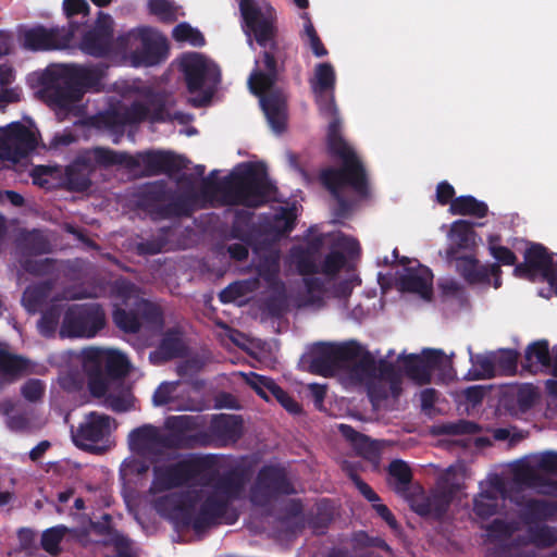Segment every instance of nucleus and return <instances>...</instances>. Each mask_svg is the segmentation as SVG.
<instances>
[{
  "instance_id": "obj_1",
  "label": "nucleus",
  "mask_w": 557,
  "mask_h": 557,
  "mask_svg": "<svg viewBox=\"0 0 557 557\" xmlns=\"http://www.w3.org/2000/svg\"><path fill=\"white\" fill-rule=\"evenodd\" d=\"M199 470L195 460L168 461L154 467V480L149 491V502L156 509L182 521L210 522L222 513L230 495L224 487L193 486L178 496L170 493L173 486L187 481Z\"/></svg>"
},
{
  "instance_id": "obj_2",
  "label": "nucleus",
  "mask_w": 557,
  "mask_h": 557,
  "mask_svg": "<svg viewBox=\"0 0 557 557\" xmlns=\"http://www.w3.org/2000/svg\"><path fill=\"white\" fill-rule=\"evenodd\" d=\"M240 13L243 29L247 41L252 47V37L264 48L262 59L248 78V86L255 95L260 96V103L274 133H281L286 125L285 99L278 91L272 90L275 79V63L270 53L275 33V13L264 0H242Z\"/></svg>"
},
{
  "instance_id": "obj_3",
  "label": "nucleus",
  "mask_w": 557,
  "mask_h": 557,
  "mask_svg": "<svg viewBox=\"0 0 557 557\" xmlns=\"http://www.w3.org/2000/svg\"><path fill=\"white\" fill-rule=\"evenodd\" d=\"M312 91L321 112L331 119L327 129L330 149L343 160V169H330L323 172L324 184L332 193L349 185L357 191H362L364 174L355 151L344 141L339 134V122L335 119L333 90L335 86V71L330 63H319L310 79Z\"/></svg>"
},
{
  "instance_id": "obj_4",
  "label": "nucleus",
  "mask_w": 557,
  "mask_h": 557,
  "mask_svg": "<svg viewBox=\"0 0 557 557\" xmlns=\"http://www.w3.org/2000/svg\"><path fill=\"white\" fill-rule=\"evenodd\" d=\"M104 76L102 70L53 64L44 73V84L54 90L60 108L77 112V103L86 90H98Z\"/></svg>"
},
{
  "instance_id": "obj_5",
  "label": "nucleus",
  "mask_w": 557,
  "mask_h": 557,
  "mask_svg": "<svg viewBox=\"0 0 557 557\" xmlns=\"http://www.w3.org/2000/svg\"><path fill=\"white\" fill-rule=\"evenodd\" d=\"M335 252L330 253L325 259L317 265L311 257L308 256L298 261V268L304 274H321L329 278L332 283L333 295L335 297H346L352 288L359 284L358 277L349 264L338 253L339 250L349 255L358 252V243L350 237L344 235L334 236Z\"/></svg>"
},
{
  "instance_id": "obj_6",
  "label": "nucleus",
  "mask_w": 557,
  "mask_h": 557,
  "mask_svg": "<svg viewBox=\"0 0 557 557\" xmlns=\"http://www.w3.org/2000/svg\"><path fill=\"white\" fill-rule=\"evenodd\" d=\"M272 193L273 187L262 169L250 164H240L231 175L226 201L257 207L265 202Z\"/></svg>"
},
{
  "instance_id": "obj_7",
  "label": "nucleus",
  "mask_w": 557,
  "mask_h": 557,
  "mask_svg": "<svg viewBox=\"0 0 557 557\" xmlns=\"http://www.w3.org/2000/svg\"><path fill=\"white\" fill-rule=\"evenodd\" d=\"M180 66L191 95L190 101L195 106H202L209 100L212 88L219 82V69L211 60L197 52L184 54Z\"/></svg>"
},
{
  "instance_id": "obj_8",
  "label": "nucleus",
  "mask_w": 557,
  "mask_h": 557,
  "mask_svg": "<svg viewBox=\"0 0 557 557\" xmlns=\"http://www.w3.org/2000/svg\"><path fill=\"white\" fill-rule=\"evenodd\" d=\"M470 478L468 468L463 463H456L443 473L438 490L428 499V508L421 513L441 516L450 503L461 502L465 481Z\"/></svg>"
},
{
  "instance_id": "obj_9",
  "label": "nucleus",
  "mask_w": 557,
  "mask_h": 557,
  "mask_svg": "<svg viewBox=\"0 0 557 557\" xmlns=\"http://www.w3.org/2000/svg\"><path fill=\"white\" fill-rule=\"evenodd\" d=\"M398 369L420 384L430 382L433 370L443 372V376H450V360L437 350H424L420 356H400L397 360Z\"/></svg>"
},
{
  "instance_id": "obj_10",
  "label": "nucleus",
  "mask_w": 557,
  "mask_h": 557,
  "mask_svg": "<svg viewBox=\"0 0 557 557\" xmlns=\"http://www.w3.org/2000/svg\"><path fill=\"white\" fill-rule=\"evenodd\" d=\"M479 242L480 237L470 223L462 220L454 222L448 233L447 259L455 262L457 270L463 271V264L475 268V258L472 250Z\"/></svg>"
},
{
  "instance_id": "obj_11",
  "label": "nucleus",
  "mask_w": 557,
  "mask_h": 557,
  "mask_svg": "<svg viewBox=\"0 0 557 557\" xmlns=\"http://www.w3.org/2000/svg\"><path fill=\"white\" fill-rule=\"evenodd\" d=\"M37 145V135L32 127L13 123L0 128V159L16 162L26 157Z\"/></svg>"
},
{
  "instance_id": "obj_12",
  "label": "nucleus",
  "mask_w": 557,
  "mask_h": 557,
  "mask_svg": "<svg viewBox=\"0 0 557 557\" xmlns=\"http://www.w3.org/2000/svg\"><path fill=\"white\" fill-rule=\"evenodd\" d=\"M103 325V313L96 307L73 306L67 309L60 334L63 337H91Z\"/></svg>"
},
{
  "instance_id": "obj_13",
  "label": "nucleus",
  "mask_w": 557,
  "mask_h": 557,
  "mask_svg": "<svg viewBox=\"0 0 557 557\" xmlns=\"http://www.w3.org/2000/svg\"><path fill=\"white\" fill-rule=\"evenodd\" d=\"M92 159L101 164H123L129 169L143 166L147 172L162 171L168 161L163 152H144L129 156L124 152H114L104 148H96L91 151Z\"/></svg>"
},
{
  "instance_id": "obj_14",
  "label": "nucleus",
  "mask_w": 557,
  "mask_h": 557,
  "mask_svg": "<svg viewBox=\"0 0 557 557\" xmlns=\"http://www.w3.org/2000/svg\"><path fill=\"white\" fill-rule=\"evenodd\" d=\"M519 277L542 275L557 294V255L548 256L540 245H531L524 255V264L515 269Z\"/></svg>"
},
{
  "instance_id": "obj_15",
  "label": "nucleus",
  "mask_w": 557,
  "mask_h": 557,
  "mask_svg": "<svg viewBox=\"0 0 557 557\" xmlns=\"http://www.w3.org/2000/svg\"><path fill=\"white\" fill-rule=\"evenodd\" d=\"M115 429L114 421L101 413L90 412L86 416L74 436L75 444L85 449H96Z\"/></svg>"
},
{
  "instance_id": "obj_16",
  "label": "nucleus",
  "mask_w": 557,
  "mask_h": 557,
  "mask_svg": "<svg viewBox=\"0 0 557 557\" xmlns=\"http://www.w3.org/2000/svg\"><path fill=\"white\" fill-rule=\"evenodd\" d=\"M23 46L30 50L69 49L73 47V33L66 28L36 27L22 36Z\"/></svg>"
},
{
  "instance_id": "obj_17",
  "label": "nucleus",
  "mask_w": 557,
  "mask_h": 557,
  "mask_svg": "<svg viewBox=\"0 0 557 557\" xmlns=\"http://www.w3.org/2000/svg\"><path fill=\"white\" fill-rule=\"evenodd\" d=\"M128 445L137 455L149 456L161 453L163 448L168 447V440L158 429L144 425L129 433Z\"/></svg>"
},
{
  "instance_id": "obj_18",
  "label": "nucleus",
  "mask_w": 557,
  "mask_h": 557,
  "mask_svg": "<svg viewBox=\"0 0 557 557\" xmlns=\"http://www.w3.org/2000/svg\"><path fill=\"white\" fill-rule=\"evenodd\" d=\"M411 263L412 265L405 269V273L400 276V288L429 300L433 293V275L429 268L417 261Z\"/></svg>"
},
{
  "instance_id": "obj_19",
  "label": "nucleus",
  "mask_w": 557,
  "mask_h": 557,
  "mask_svg": "<svg viewBox=\"0 0 557 557\" xmlns=\"http://www.w3.org/2000/svg\"><path fill=\"white\" fill-rule=\"evenodd\" d=\"M338 355L337 348L333 345L320 344L302 358L301 364L312 373L329 376L335 369Z\"/></svg>"
},
{
  "instance_id": "obj_20",
  "label": "nucleus",
  "mask_w": 557,
  "mask_h": 557,
  "mask_svg": "<svg viewBox=\"0 0 557 557\" xmlns=\"http://www.w3.org/2000/svg\"><path fill=\"white\" fill-rule=\"evenodd\" d=\"M113 21L110 15L100 13L95 28L85 35L81 49L91 55H102L107 52L112 36Z\"/></svg>"
},
{
  "instance_id": "obj_21",
  "label": "nucleus",
  "mask_w": 557,
  "mask_h": 557,
  "mask_svg": "<svg viewBox=\"0 0 557 557\" xmlns=\"http://www.w3.org/2000/svg\"><path fill=\"white\" fill-rule=\"evenodd\" d=\"M120 382L116 380H98L90 382V391L97 397H106L109 406L116 411L127 410L132 406V396L127 391H123L121 396L115 395Z\"/></svg>"
},
{
  "instance_id": "obj_22",
  "label": "nucleus",
  "mask_w": 557,
  "mask_h": 557,
  "mask_svg": "<svg viewBox=\"0 0 557 557\" xmlns=\"http://www.w3.org/2000/svg\"><path fill=\"white\" fill-rule=\"evenodd\" d=\"M86 359L95 361L100 367H106L110 372L124 374L128 371L129 363L124 354L110 348H95L86 351Z\"/></svg>"
},
{
  "instance_id": "obj_23",
  "label": "nucleus",
  "mask_w": 557,
  "mask_h": 557,
  "mask_svg": "<svg viewBox=\"0 0 557 557\" xmlns=\"http://www.w3.org/2000/svg\"><path fill=\"white\" fill-rule=\"evenodd\" d=\"M505 500L502 490L497 485H488L474 498L473 510L481 519H487L497 513L500 503Z\"/></svg>"
},
{
  "instance_id": "obj_24",
  "label": "nucleus",
  "mask_w": 557,
  "mask_h": 557,
  "mask_svg": "<svg viewBox=\"0 0 557 557\" xmlns=\"http://www.w3.org/2000/svg\"><path fill=\"white\" fill-rule=\"evenodd\" d=\"M472 368L468 373L471 380L488 379L498 373L495 355H478L471 357Z\"/></svg>"
},
{
  "instance_id": "obj_25",
  "label": "nucleus",
  "mask_w": 557,
  "mask_h": 557,
  "mask_svg": "<svg viewBox=\"0 0 557 557\" xmlns=\"http://www.w3.org/2000/svg\"><path fill=\"white\" fill-rule=\"evenodd\" d=\"M449 211L455 215H474L482 218L487 212V207L484 202L478 201L471 196H462L451 200Z\"/></svg>"
},
{
  "instance_id": "obj_26",
  "label": "nucleus",
  "mask_w": 557,
  "mask_h": 557,
  "mask_svg": "<svg viewBox=\"0 0 557 557\" xmlns=\"http://www.w3.org/2000/svg\"><path fill=\"white\" fill-rule=\"evenodd\" d=\"M525 358L529 368L536 371L547 367L550 360L553 361V354H549L547 343L541 341L535 342L528 347Z\"/></svg>"
},
{
  "instance_id": "obj_27",
  "label": "nucleus",
  "mask_w": 557,
  "mask_h": 557,
  "mask_svg": "<svg viewBox=\"0 0 557 557\" xmlns=\"http://www.w3.org/2000/svg\"><path fill=\"white\" fill-rule=\"evenodd\" d=\"M247 383L265 400L274 398L280 394L281 387L277 386L271 379L258 375L256 373L243 374Z\"/></svg>"
},
{
  "instance_id": "obj_28",
  "label": "nucleus",
  "mask_w": 557,
  "mask_h": 557,
  "mask_svg": "<svg viewBox=\"0 0 557 557\" xmlns=\"http://www.w3.org/2000/svg\"><path fill=\"white\" fill-rule=\"evenodd\" d=\"M149 12L159 20L172 22L183 15L182 9L170 0H149Z\"/></svg>"
},
{
  "instance_id": "obj_29",
  "label": "nucleus",
  "mask_w": 557,
  "mask_h": 557,
  "mask_svg": "<svg viewBox=\"0 0 557 557\" xmlns=\"http://www.w3.org/2000/svg\"><path fill=\"white\" fill-rule=\"evenodd\" d=\"M256 287L255 281H243L231 284L221 292L220 298L223 302L244 304L247 295Z\"/></svg>"
},
{
  "instance_id": "obj_30",
  "label": "nucleus",
  "mask_w": 557,
  "mask_h": 557,
  "mask_svg": "<svg viewBox=\"0 0 557 557\" xmlns=\"http://www.w3.org/2000/svg\"><path fill=\"white\" fill-rule=\"evenodd\" d=\"M172 36L176 41L190 46L200 47L205 45L203 35L188 23L176 25L172 30Z\"/></svg>"
},
{
  "instance_id": "obj_31",
  "label": "nucleus",
  "mask_w": 557,
  "mask_h": 557,
  "mask_svg": "<svg viewBox=\"0 0 557 557\" xmlns=\"http://www.w3.org/2000/svg\"><path fill=\"white\" fill-rule=\"evenodd\" d=\"M338 430L347 440L356 443L360 442L362 446L369 447L370 451H362V454H364V456H367L369 459L374 460L376 458V453L380 445L379 443L371 442L368 438L359 435L349 425L346 424H339Z\"/></svg>"
},
{
  "instance_id": "obj_32",
  "label": "nucleus",
  "mask_w": 557,
  "mask_h": 557,
  "mask_svg": "<svg viewBox=\"0 0 557 557\" xmlns=\"http://www.w3.org/2000/svg\"><path fill=\"white\" fill-rule=\"evenodd\" d=\"M27 368L26 361L5 351L0 350V371L7 375H15Z\"/></svg>"
},
{
  "instance_id": "obj_33",
  "label": "nucleus",
  "mask_w": 557,
  "mask_h": 557,
  "mask_svg": "<svg viewBox=\"0 0 557 557\" xmlns=\"http://www.w3.org/2000/svg\"><path fill=\"white\" fill-rule=\"evenodd\" d=\"M139 34L147 50L160 53L165 49L166 38L161 33L150 28H143L139 30Z\"/></svg>"
},
{
  "instance_id": "obj_34",
  "label": "nucleus",
  "mask_w": 557,
  "mask_h": 557,
  "mask_svg": "<svg viewBox=\"0 0 557 557\" xmlns=\"http://www.w3.org/2000/svg\"><path fill=\"white\" fill-rule=\"evenodd\" d=\"M304 18H305L304 34H302L304 41L311 48L312 52L317 57L326 55L327 51L323 47L322 42L320 41L312 23L306 15H304Z\"/></svg>"
},
{
  "instance_id": "obj_35",
  "label": "nucleus",
  "mask_w": 557,
  "mask_h": 557,
  "mask_svg": "<svg viewBox=\"0 0 557 557\" xmlns=\"http://www.w3.org/2000/svg\"><path fill=\"white\" fill-rule=\"evenodd\" d=\"M326 280H329L325 276ZM319 277H315V281H307V293H308V299L307 304L312 306H320L323 301L324 296H327L330 294L333 295V290H331L332 283L327 281L329 287H321L320 283H318Z\"/></svg>"
},
{
  "instance_id": "obj_36",
  "label": "nucleus",
  "mask_w": 557,
  "mask_h": 557,
  "mask_svg": "<svg viewBox=\"0 0 557 557\" xmlns=\"http://www.w3.org/2000/svg\"><path fill=\"white\" fill-rule=\"evenodd\" d=\"M66 532V528L58 525L44 532L41 543L46 552L55 554L59 548V544Z\"/></svg>"
},
{
  "instance_id": "obj_37",
  "label": "nucleus",
  "mask_w": 557,
  "mask_h": 557,
  "mask_svg": "<svg viewBox=\"0 0 557 557\" xmlns=\"http://www.w3.org/2000/svg\"><path fill=\"white\" fill-rule=\"evenodd\" d=\"M389 476L395 484L405 485L410 481V469L404 461L395 460L389 465Z\"/></svg>"
},
{
  "instance_id": "obj_38",
  "label": "nucleus",
  "mask_w": 557,
  "mask_h": 557,
  "mask_svg": "<svg viewBox=\"0 0 557 557\" xmlns=\"http://www.w3.org/2000/svg\"><path fill=\"white\" fill-rule=\"evenodd\" d=\"M113 319H114V322L116 323V325L119 327L123 329L124 331L135 332L139 327L138 318L135 314L128 313L124 310H120V309L115 310L114 314H113Z\"/></svg>"
},
{
  "instance_id": "obj_39",
  "label": "nucleus",
  "mask_w": 557,
  "mask_h": 557,
  "mask_svg": "<svg viewBox=\"0 0 557 557\" xmlns=\"http://www.w3.org/2000/svg\"><path fill=\"white\" fill-rule=\"evenodd\" d=\"M296 219L295 208H284L280 215L276 216L274 227L278 234H284L293 228Z\"/></svg>"
},
{
  "instance_id": "obj_40",
  "label": "nucleus",
  "mask_w": 557,
  "mask_h": 557,
  "mask_svg": "<svg viewBox=\"0 0 557 557\" xmlns=\"http://www.w3.org/2000/svg\"><path fill=\"white\" fill-rule=\"evenodd\" d=\"M146 463L135 457H129L123 461L120 468L121 475L126 479L134 474H143L147 471Z\"/></svg>"
},
{
  "instance_id": "obj_41",
  "label": "nucleus",
  "mask_w": 557,
  "mask_h": 557,
  "mask_svg": "<svg viewBox=\"0 0 557 557\" xmlns=\"http://www.w3.org/2000/svg\"><path fill=\"white\" fill-rule=\"evenodd\" d=\"M177 385L175 383H162L153 395V403L157 406L170 404L174 397Z\"/></svg>"
},
{
  "instance_id": "obj_42",
  "label": "nucleus",
  "mask_w": 557,
  "mask_h": 557,
  "mask_svg": "<svg viewBox=\"0 0 557 557\" xmlns=\"http://www.w3.org/2000/svg\"><path fill=\"white\" fill-rule=\"evenodd\" d=\"M181 350V338L177 333L170 334L166 336L161 345L160 354L163 358H172L176 356Z\"/></svg>"
},
{
  "instance_id": "obj_43",
  "label": "nucleus",
  "mask_w": 557,
  "mask_h": 557,
  "mask_svg": "<svg viewBox=\"0 0 557 557\" xmlns=\"http://www.w3.org/2000/svg\"><path fill=\"white\" fill-rule=\"evenodd\" d=\"M495 356L499 372L510 373L513 371L517 361V354L515 351L504 350Z\"/></svg>"
},
{
  "instance_id": "obj_44",
  "label": "nucleus",
  "mask_w": 557,
  "mask_h": 557,
  "mask_svg": "<svg viewBox=\"0 0 557 557\" xmlns=\"http://www.w3.org/2000/svg\"><path fill=\"white\" fill-rule=\"evenodd\" d=\"M462 270H457L470 283L483 282L487 276V270L482 268L475 261V268L463 264Z\"/></svg>"
},
{
  "instance_id": "obj_45",
  "label": "nucleus",
  "mask_w": 557,
  "mask_h": 557,
  "mask_svg": "<svg viewBox=\"0 0 557 557\" xmlns=\"http://www.w3.org/2000/svg\"><path fill=\"white\" fill-rule=\"evenodd\" d=\"M373 371V362L369 357H363L354 370V376L358 382H367Z\"/></svg>"
},
{
  "instance_id": "obj_46",
  "label": "nucleus",
  "mask_w": 557,
  "mask_h": 557,
  "mask_svg": "<svg viewBox=\"0 0 557 557\" xmlns=\"http://www.w3.org/2000/svg\"><path fill=\"white\" fill-rule=\"evenodd\" d=\"M490 250L494 258L504 264H513L516 261L515 255L509 249L496 246L492 240L490 243Z\"/></svg>"
},
{
  "instance_id": "obj_47",
  "label": "nucleus",
  "mask_w": 557,
  "mask_h": 557,
  "mask_svg": "<svg viewBox=\"0 0 557 557\" xmlns=\"http://www.w3.org/2000/svg\"><path fill=\"white\" fill-rule=\"evenodd\" d=\"M63 10L67 16L87 14L88 3L86 0H64Z\"/></svg>"
},
{
  "instance_id": "obj_48",
  "label": "nucleus",
  "mask_w": 557,
  "mask_h": 557,
  "mask_svg": "<svg viewBox=\"0 0 557 557\" xmlns=\"http://www.w3.org/2000/svg\"><path fill=\"white\" fill-rule=\"evenodd\" d=\"M42 392L44 387L39 381H29L23 387V395L29 400H37Z\"/></svg>"
},
{
  "instance_id": "obj_49",
  "label": "nucleus",
  "mask_w": 557,
  "mask_h": 557,
  "mask_svg": "<svg viewBox=\"0 0 557 557\" xmlns=\"http://www.w3.org/2000/svg\"><path fill=\"white\" fill-rule=\"evenodd\" d=\"M455 195L454 187L446 182L438 184L436 199L440 203L446 205Z\"/></svg>"
},
{
  "instance_id": "obj_50",
  "label": "nucleus",
  "mask_w": 557,
  "mask_h": 557,
  "mask_svg": "<svg viewBox=\"0 0 557 557\" xmlns=\"http://www.w3.org/2000/svg\"><path fill=\"white\" fill-rule=\"evenodd\" d=\"M274 399H276L287 411L292 413H297L299 411L298 404L290 398L282 388L280 389V394H276Z\"/></svg>"
},
{
  "instance_id": "obj_51",
  "label": "nucleus",
  "mask_w": 557,
  "mask_h": 557,
  "mask_svg": "<svg viewBox=\"0 0 557 557\" xmlns=\"http://www.w3.org/2000/svg\"><path fill=\"white\" fill-rule=\"evenodd\" d=\"M7 424L12 431H22L27 426V419L22 414L11 416L8 418Z\"/></svg>"
},
{
  "instance_id": "obj_52",
  "label": "nucleus",
  "mask_w": 557,
  "mask_h": 557,
  "mask_svg": "<svg viewBox=\"0 0 557 557\" xmlns=\"http://www.w3.org/2000/svg\"><path fill=\"white\" fill-rule=\"evenodd\" d=\"M267 270L259 269V274L263 276L265 280H270L273 274L277 271V257L271 256L265 261Z\"/></svg>"
},
{
  "instance_id": "obj_53",
  "label": "nucleus",
  "mask_w": 557,
  "mask_h": 557,
  "mask_svg": "<svg viewBox=\"0 0 557 557\" xmlns=\"http://www.w3.org/2000/svg\"><path fill=\"white\" fill-rule=\"evenodd\" d=\"M374 509L376 512L392 527L394 528L396 525V521L388 510V508L383 504H375Z\"/></svg>"
},
{
  "instance_id": "obj_54",
  "label": "nucleus",
  "mask_w": 557,
  "mask_h": 557,
  "mask_svg": "<svg viewBox=\"0 0 557 557\" xmlns=\"http://www.w3.org/2000/svg\"><path fill=\"white\" fill-rule=\"evenodd\" d=\"M356 485L358 490L361 492V494L369 499L370 502H376L379 500L377 495L371 490L370 486H368L366 483L357 480Z\"/></svg>"
},
{
  "instance_id": "obj_55",
  "label": "nucleus",
  "mask_w": 557,
  "mask_h": 557,
  "mask_svg": "<svg viewBox=\"0 0 557 557\" xmlns=\"http://www.w3.org/2000/svg\"><path fill=\"white\" fill-rule=\"evenodd\" d=\"M35 294L36 290L34 288H27L23 296V302L24 306L27 308L28 311H35L36 310V304L35 301Z\"/></svg>"
},
{
  "instance_id": "obj_56",
  "label": "nucleus",
  "mask_w": 557,
  "mask_h": 557,
  "mask_svg": "<svg viewBox=\"0 0 557 557\" xmlns=\"http://www.w3.org/2000/svg\"><path fill=\"white\" fill-rule=\"evenodd\" d=\"M231 256L235 259H243L247 256V248L242 244H234L228 247Z\"/></svg>"
},
{
  "instance_id": "obj_57",
  "label": "nucleus",
  "mask_w": 557,
  "mask_h": 557,
  "mask_svg": "<svg viewBox=\"0 0 557 557\" xmlns=\"http://www.w3.org/2000/svg\"><path fill=\"white\" fill-rule=\"evenodd\" d=\"M13 73L11 67L7 65H0V82L2 86H5L12 82Z\"/></svg>"
},
{
  "instance_id": "obj_58",
  "label": "nucleus",
  "mask_w": 557,
  "mask_h": 557,
  "mask_svg": "<svg viewBox=\"0 0 557 557\" xmlns=\"http://www.w3.org/2000/svg\"><path fill=\"white\" fill-rule=\"evenodd\" d=\"M509 531H510V528L508 525L504 527L503 522L500 520H498V519H496L493 522V525L491 528V533L493 535L507 534Z\"/></svg>"
},
{
  "instance_id": "obj_59",
  "label": "nucleus",
  "mask_w": 557,
  "mask_h": 557,
  "mask_svg": "<svg viewBox=\"0 0 557 557\" xmlns=\"http://www.w3.org/2000/svg\"><path fill=\"white\" fill-rule=\"evenodd\" d=\"M49 447L48 442H41L35 448H33L29 453V456L33 460L38 459Z\"/></svg>"
},
{
  "instance_id": "obj_60",
  "label": "nucleus",
  "mask_w": 557,
  "mask_h": 557,
  "mask_svg": "<svg viewBox=\"0 0 557 557\" xmlns=\"http://www.w3.org/2000/svg\"><path fill=\"white\" fill-rule=\"evenodd\" d=\"M381 375H382L381 381H383V382L388 381V383L391 384L392 394L393 395L397 394V389L394 386V373L392 371H389L388 369L384 368L383 371L381 372Z\"/></svg>"
},
{
  "instance_id": "obj_61",
  "label": "nucleus",
  "mask_w": 557,
  "mask_h": 557,
  "mask_svg": "<svg viewBox=\"0 0 557 557\" xmlns=\"http://www.w3.org/2000/svg\"><path fill=\"white\" fill-rule=\"evenodd\" d=\"M14 498V492L11 490H3L0 486V506L8 505Z\"/></svg>"
},
{
  "instance_id": "obj_62",
  "label": "nucleus",
  "mask_w": 557,
  "mask_h": 557,
  "mask_svg": "<svg viewBox=\"0 0 557 557\" xmlns=\"http://www.w3.org/2000/svg\"><path fill=\"white\" fill-rule=\"evenodd\" d=\"M441 287L446 294H453L459 289V285L455 281H451V280L443 281L441 283Z\"/></svg>"
},
{
  "instance_id": "obj_63",
  "label": "nucleus",
  "mask_w": 557,
  "mask_h": 557,
  "mask_svg": "<svg viewBox=\"0 0 557 557\" xmlns=\"http://www.w3.org/2000/svg\"><path fill=\"white\" fill-rule=\"evenodd\" d=\"M557 462L556 460V457L554 456H548L545 458V460L543 461V467L548 470V471H553L555 469V463Z\"/></svg>"
},
{
  "instance_id": "obj_64",
  "label": "nucleus",
  "mask_w": 557,
  "mask_h": 557,
  "mask_svg": "<svg viewBox=\"0 0 557 557\" xmlns=\"http://www.w3.org/2000/svg\"><path fill=\"white\" fill-rule=\"evenodd\" d=\"M529 506H530L531 513L539 516V517L544 515V509L541 504L532 503Z\"/></svg>"
}]
</instances>
